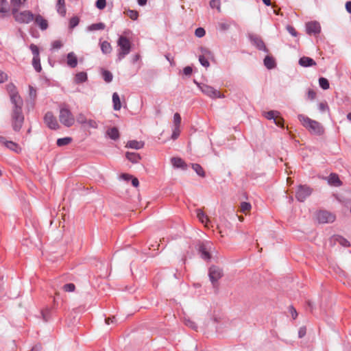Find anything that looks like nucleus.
<instances>
[{"mask_svg":"<svg viewBox=\"0 0 351 351\" xmlns=\"http://www.w3.org/2000/svg\"><path fill=\"white\" fill-rule=\"evenodd\" d=\"M132 177L133 176L132 175L126 173H121V178L127 182L130 180L132 178Z\"/></svg>","mask_w":351,"mask_h":351,"instance_id":"64","label":"nucleus"},{"mask_svg":"<svg viewBox=\"0 0 351 351\" xmlns=\"http://www.w3.org/2000/svg\"><path fill=\"white\" fill-rule=\"evenodd\" d=\"M206 34V31L203 27H198L195 29V34L198 38L203 37Z\"/></svg>","mask_w":351,"mask_h":351,"instance_id":"51","label":"nucleus"},{"mask_svg":"<svg viewBox=\"0 0 351 351\" xmlns=\"http://www.w3.org/2000/svg\"><path fill=\"white\" fill-rule=\"evenodd\" d=\"M307 97L310 100H314L316 97V93L313 89H308L307 92Z\"/></svg>","mask_w":351,"mask_h":351,"instance_id":"56","label":"nucleus"},{"mask_svg":"<svg viewBox=\"0 0 351 351\" xmlns=\"http://www.w3.org/2000/svg\"><path fill=\"white\" fill-rule=\"evenodd\" d=\"M72 140L71 137L60 138L57 140L56 144L58 147H62L69 145Z\"/></svg>","mask_w":351,"mask_h":351,"instance_id":"35","label":"nucleus"},{"mask_svg":"<svg viewBox=\"0 0 351 351\" xmlns=\"http://www.w3.org/2000/svg\"><path fill=\"white\" fill-rule=\"evenodd\" d=\"M299 64L304 67H308L316 65L315 61L311 58L303 56L300 58Z\"/></svg>","mask_w":351,"mask_h":351,"instance_id":"20","label":"nucleus"},{"mask_svg":"<svg viewBox=\"0 0 351 351\" xmlns=\"http://www.w3.org/2000/svg\"><path fill=\"white\" fill-rule=\"evenodd\" d=\"M125 157L132 163H138L141 159L140 154L135 152H127L125 154Z\"/></svg>","mask_w":351,"mask_h":351,"instance_id":"22","label":"nucleus"},{"mask_svg":"<svg viewBox=\"0 0 351 351\" xmlns=\"http://www.w3.org/2000/svg\"><path fill=\"white\" fill-rule=\"evenodd\" d=\"M332 239L335 241V243H338L339 245H341L343 247H348L350 246V242L346 238L343 237L342 236L335 235L332 237Z\"/></svg>","mask_w":351,"mask_h":351,"instance_id":"24","label":"nucleus"},{"mask_svg":"<svg viewBox=\"0 0 351 351\" xmlns=\"http://www.w3.org/2000/svg\"><path fill=\"white\" fill-rule=\"evenodd\" d=\"M32 66L36 72L40 73L42 71L40 57L32 58Z\"/></svg>","mask_w":351,"mask_h":351,"instance_id":"36","label":"nucleus"},{"mask_svg":"<svg viewBox=\"0 0 351 351\" xmlns=\"http://www.w3.org/2000/svg\"><path fill=\"white\" fill-rule=\"evenodd\" d=\"M12 8H21L22 4L21 0H10Z\"/></svg>","mask_w":351,"mask_h":351,"instance_id":"60","label":"nucleus"},{"mask_svg":"<svg viewBox=\"0 0 351 351\" xmlns=\"http://www.w3.org/2000/svg\"><path fill=\"white\" fill-rule=\"evenodd\" d=\"M274 121L276 125L280 128L284 127V119L279 114H277L274 119Z\"/></svg>","mask_w":351,"mask_h":351,"instance_id":"43","label":"nucleus"},{"mask_svg":"<svg viewBox=\"0 0 351 351\" xmlns=\"http://www.w3.org/2000/svg\"><path fill=\"white\" fill-rule=\"evenodd\" d=\"M145 145L143 141H138L136 140L129 141L127 143L126 147L134 149H140L143 148Z\"/></svg>","mask_w":351,"mask_h":351,"instance_id":"23","label":"nucleus"},{"mask_svg":"<svg viewBox=\"0 0 351 351\" xmlns=\"http://www.w3.org/2000/svg\"><path fill=\"white\" fill-rule=\"evenodd\" d=\"M7 80H8V75L3 71L0 70V83H3Z\"/></svg>","mask_w":351,"mask_h":351,"instance_id":"61","label":"nucleus"},{"mask_svg":"<svg viewBox=\"0 0 351 351\" xmlns=\"http://www.w3.org/2000/svg\"><path fill=\"white\" fill-rule=\"evenodd\" d=\"M198 86L201 91L206 96L209 97L211 99L216 98H223L224 95L221 93L220 91L217 90L215 88L211 86H209L206 84H199Z\"/></svg>","mask_w":351,"mask_h":351,"instance_id":"7","label":"nucleus"},{"mask_svg":"<svg viewBox=\"0 0 351 351\" xmlns=\"http://www.w3.org/2000/svg\"><path fill=\"white\" fill-rule=\"evenodd\" d=\"M113 109L114 110H119L121 108V104L119 96L117 93H114L112 95Z\"/></svg>","mask_w":351,"mask_h":351,"instance_id":"29","label":"nucleus"},{"mask_svg":"<svg viewBox=\"0 0 351 351\" xmlns=\"http://www.w3.org/2000/svg\"><path fill=\"white\" fill-rule=\"evenodd\" d=\"M76 120L78 123L82 124V125L86 124L87 122L86 117L85 114L83 113H79L77 115Z\"/></svg>","mask_w":351,"mask_h":351,"instance_id":"46","label":"nucleus"},{"mask_svg":"<svg viewBox=\"0 0 351 351\" xmlns=\"http://www.w3.org/2000/svg\"><path fill=\"white\" fill-rule=\"evenodd\" d=\"M34 20L35 23L40 27L41 30H46L48 28L49 25L47 21L41 15H36L34 16Z\"/></svg>","mask_w":351,"mask_h":351,"instance_id":"16","label":"nucleus"},{"mask_svg":"<svg viewBox=\"0 0 351 351\" xmlns=\"http://www.w3.org/2000/svg\"><path fill=\"white\" fill-rule=\"evenodd\" d=\"M191 167L199 176L202 178H204L206 176V173L202 167L199 164L192 163Z\"/></svg>","mask_w":351,"mask_h":351,"instance_id":"30","label":"nucleus"},{"mask_svg":"<svg viewBox=\"0 0 351 351\" xmlns=\"http://www.w3.org/2000/svg\"><path fill=\"white\" fill-rule=\"evenodd\" d=\"M125 13L130 19H131L133 21L137 20L139 16L138 12L134 10L128 9L125 11Z\"/></svg>","mask_w":351,"mask_h":351,"instance_id":"38","label":"nucleus"},{"mask_svg":"<svg viewBox=\"0 0 351 351\" xmlns=\"http://www.w3.org/2000/svg\"><path fill=\"white\" fill-rule=\"evenodd\" d=\"M171 162L174 167L181 168L182 169H187V165L181 158L173 157L171 159Z\"/></svg>","mask_w":351,"mask_h":351,"instance_id":"19","label":"nucleus"},{"mask_svg":"<svg viewBox=\"0 0 351 351\" xmlns=\"http://www.w3.org/2000/svg\"><path fill=\"white\" fill-rule=\"evenodd\" d=\"M51 46H52V48L53 49H60L62 47V43L59 40H54L51 43Z\"/></svg>","mask_w":351,"mask_h":351,"instance_id":"57","label":"nucleus"},{"mask_svg":"<svg viewBox=\"0 0 351 351\" xmlns=\"http://www.w3.org/2000/svg\"><path fill=\"white\" fill-rule=\"evenodd\" d=\"M101 75H102L104 80L106 82L110 83L112 82L113 75L110 71L103 69L101 71Z\"/></svg>","mask_w":351,"mask_h":351,"instance_id":"33","label":"nucleus"},{"mask_svg":"<svg viewBox=\"0 0 351 351\" xmlns=\"http://www.w3.org/2000/svg\"><path fill=\"white\" fill-rule=\"evenodd\" d=\"M67 65L71 68H75L77 65V58L73 52H70L66 56Z\"/></svg>","mask_w":351,"mask_h":351,"instance_id":"18","label":"nucleus"},{"mask_svg":"<svg viewBox=\"0 0 351 351\" xmlns=\"http://www.w3.org/2000/svg\"><path fill=\"white\" fill-rule=\"evenodd\" d=\"M101 50L104 54H108L112 51V47L108 41H103L100 43Z\"/></svg>","mask_w":351,"mask_h":351,"instance_id":"32","label":"nucleus"},{"mask_svg":"<svg viewBox=\"0 0 351 351\" xmlns=\"http://www.w3.org/2000/svg\"><path fill=\"white\" fill-rule=\"evenodd\" d=\"M23 105H13L11 112V125L14 132H19L23 125L25 117L23 113Z\"/></svg>","mask_w":351,"mask_h":351,"instance_id":"2","label":"nucleus"},{"mask_svg":"<svg viewBox=\"0 0 351 351\" xmlns=\"http://www.w3.org/2000/svg\"><path fill=\"white\" fill-rule=\"evenodd\" d=\"M193 72V69L191 66H187L184 68L183 69V73L186 76H191Z\"/></svg>","mask_w":351,"mask_h":351,"instance_id":"58","label":"nucleus"},{"mask_svg":"<svg viewBox=\"0 0 351 351\" xmlns=\"http://www.w3.org/2000/svg\"><path fill=\"white\" fill-rule=\"evenodd\" d=\"M107 135L112 140H117L119 138L120 134L119 130L116 127L109 128L106 132Z\"/></svg>","mask_w":351,"mask_h":351,"instance_id":"26","label":"nucleus"},{"mask_svg":"<svg viewBox=\"0 0 351 351\" xmlns=\"http://www.w3.org/2000/svg\"><path fill=\"white\" fill-rule=\"evenodd\" d=\"M43 119L45 123L49 129L56 130L60 128V125L56 119V117L53 115L52 112H47L44 116Z\"/></svg>","mask_w":351,"mask_h":351,"instance_id":"10","label":"nucleus"},{"mask_svg":"<svg viewBox=\"0 0 351 351\" xmlns=\"http://www.w3.org/2000/svg\"><path fill=\"white\" fill-rule=\"evenodd\" d=\"M80 23V19L77 16H73L69 20V27L70 29H73L77 25H78Z\"/></svg>","mask_w":351,"mask_h":351,"instance_id":"42","label":"nucleus"},{"mask_svg":"<svg viewBox=\"0 0 351 351\" xmlns=\"http://www.w3.org/2000/svg\"><path fill=\"white\" fill-rule=\"evenodd\" d=\"M5 3L6 0H0V18H3L8 12Z\"/></svg>","mask_w":351,"mask_h":351,"instance_id":"39","label":"nucleus"},{"mask_svg":"<svg viewBox=\"0 0 351 351\" xmlns=\"http://www.w3.org/2000/svg\"><path fill=\"white\" fill-rule=\"evenodd\" d=\"M196 213L197 217L198 218L199 221L201 223H205V225L207 226L209 221L208 216L199 208L196 210Z\"/></svg>","mask_w":351,"mask_h":351,"instance_id":"28","label":"nucleus"},{"mask_svg":"<svg viewBox=\"0 0 351 351\" xmlns=\"http://www.w3.org/2000/svg\"><path fill=\"white\" fill-rule=\"evenodd\" d=\"M95 5L98 9L103 10L106 5V0H97Z\"/></svg>","mask_w":351,"mask_h":351,"instance_id":"53","label":"nucleus"},{"mask_svg":"<svg viewBox=\"0 0 351 351\" xmlns=\"http://www.w3.org/2000/svg\"><path fill=\"white\" fill-rule=\"evenodd\" d=\"M19 8H12V14L14 20L19 23H29L34 19V15L29 10L19 12Z\"/></svg>","mask_w":351,"mask_h":351,"instance_id":"5","label":"nucleus"},{"mask_svg":"<svg viewBox=\"0 0 351 351\" xmlns=\"http://www.w3.org/2000/svg\"><path fill=\"white\" fill-rule=\"evenodd\" d=\"M199 61L203 66L208 67L210 65L208 60L205 58L204 55L199 56Z\"/></svg>","mask_w":351,"mask_h":351,"instance_id":"49","label":"nucleus"},{"mask_svg":"<svg viewBox=\"0 0 351 351\" xmlns=\"http://www.w3.org/2000/svg\"><path fill=\"white\" fill-rule=\"evenodd\" d=\"M65 292H73L75 290V285L73 283H67L62 287Z\"/></svg>","mask_w":351,"mask_h":351,"instance_id":"45","label":"nucleus"},{"mask_svg":"<svg viewBox=\"0 0 351 351\" xmlns=\"http://www.w3.org/2000/svg\"><path fill=\"white\" fill-rule=\"evenodd\" d=\"M328 183L330 186H340L342 185V182L339 178V176L335 173H331L328 178Z\"/></svg>","mask_w":351,"mask_h":351,"instance_id":"17","label":"nucleus"},{"mask_svg":"<svg viewBox=\"0 0 351 351\" xmlns=\"http://www.w3.org/2000/svg\"><path fill=\"white\" fill-rule=\"evenodd\" d=\"M180 127L174 126V129L173 130V133L171 135V138L173 140L177 139L178 138V136H180Z\"/></svg>","mask_w":351,"mask_h":351,"instance_id":"54","label":"nucleus"},{"mask_svg":"<svg viewBox=\"0 0 351 351\" xmlns=\"http://www.w3.org/2000/svg\"><path fill=\"white\" fill-rule=\"evenodd\" d=\"M88 80L87 73L86 72L82 71L75 74V82L76 84H82Z\"/></svg>","mask_w":351,"mask_h":351,"instance_id":"27","label":"nucleus"},{"mask_svg":"<svg viewBox=\"0 0 351 351\" xmlns=\"http://www.w3.org/2000/svg\"><path fill=\"white\" fill-rule=\"evenodd\" d=\"M252 206L250 203L246 202H242L240 205V211L245 214H247L250 211Z\"/></svg>","mask_w":351,"mask_h":351,"instance_id":"37","label":"nucleus"},{"mask_svg":"<svg viewBox=\"0 0 351 351\" xmlns=\"http://www.w3.org/2000/svg\"><path fill=\"white\" fill-rule=\"evenodd\" d=\"M313 192L312 188L306 184H300L295 192V198L300 202L304 200L311 195Z\"/></svg>","mask_w":351,"mask_h":351,"instance_id":"8","label":"nucleus"},{"mask_svg":"<svg viewBox=\"0 0 351 351\" xmlns=\"http://www.w3.org/2000/svg\"><path fill=\"white\" fill-rule=\"evenodd\" d=\"M211 245L212 243L210 242H203L199 245L198 251L202 259L207 261L210 260L211 255L209 252V250L210 249Z\"/></svg>","mask_w":351,"mask_h":351,"instance_id":"13","label":"nucleus"},{"mask_svg":"<svg viewBox=\"0 0 351 351\" xmlns=\"http://www.w3.org/2000/svg\"><path fill=\"white\" fill-rule=\"evenodd\" d=\"M56 9L58 13L62 16H64L66 13V9L65 6V1L64 0H58L57 4H56Z\"/></svg>","mask_w":351,"mask_h":351,"instance_id":"25","label":"nucleus"},{"mask_svg":"<svg viewBox=\"0 0 351 351\" xmlns=\"http://www.w3.org/2000/svg\"><path fill=\"white\" fill-rule=\"evenodd\" d=\"M289 308L293 319H296V317H298V312L296 309L293 306H290Z\"/></svg>","mask_w":351,"mask_h":351,"instance_id":"59","label":"nucleus"},{"mask_svg":"<svg viewBox=\"0 0 351 351\" xmlns=\"http://www.w3.org/2000/svg\"><path fill=\"white\" fill-rule=\"evenodd\" d=\"M0 143L16 154H20L22 151L21 147L18 143L12 141H7L3 136H0Z\"/></svg>","mask_w":351,"mask_h":351,"instance_id":"14","label":"nucleus"},{"mask_svg":"<svg viewBox=\"0 0 351 351\" xmlns=\"http://www.w3.org/2000/svg\"><path fill=\"white\" fill-rule=\"evenodd\" d=\"M287 30L288 31V32L292 35L293 36H298V32L296 31V29L294 28V27L290 25H288L286 27Z\"/></svg>","mask_w":351,"mask_h":351,"instance_id":"55","label":"nucleus"},{"mask_svg":"<svg viewBox=\"0 0 351 351\" xmlns=\"http://www.w3.org/2000/svg\"><path fill=\"white\" fill-rule=\"evenodd\" d=\"M210 6L212 8H217V10H220L221 2L220 0H210Z\"/></svg>","mask_w":351,"mask_h":351,"instance_id":"50","label":"nucleus"},{"mask_svg":"<svg viewBox=\"0 0 351 351\" xmlns=\"http://www.w3.org/2000/svg\"><path fill=\"white\" fill-rule=\"evenodd\" d=\"M306 33L309 35H317L321 32V26L319 22L314 21L306 24Z\"/></svg>","mask_w":351,"mask_h":351,"instance_id":"15","label":"nucleus"},{"mask_svg":"<svg viewBox=\"0 0 351 351\" xmlns=\"http://www.w3.org/2000/svg\"><path fill=\"white\" fill-rule=\"evenodd\" d=\"M317 219L321 223H332L335 220V215L326 210H320L317 213Z\"/></svg>","mask_w":351,"mask_h":351,"instance_id":"12","label":"nucleus"},{"mask_svg":"<svg viewBox=\"0 0 351 351\" xmlns=\"http://www.w3.org/2000/svg\"><path fill=\"white\" fill-rule=\"evenodd\" d=\"M117 62H120L128 55L132 49V43L125 36L121 35L117 40Z\"/></svg>","mask_w":351,"mask_h":351,"instance_id":"3","label":"nucleus"},{"mask_svg":"<svg viewBox=\"0 0 351 351\" xmlns=\"http://www.w3.org/2000/svg\"><path fill=\"white\" fill-rule=\"evenodd\" d=\"M106 27V25L104 23H93L87 27V30L90 32L103 30Z\"/></svg>","mask_w":351,"mask_h":351,"instance_id":"31","label":"nucleus"},{"mask_svg":"<svg viewBox=\"0 0 351 351\" xmlns=\"http://www.w3.org/2000/svg\"><path fill=\"white\" fill-rule=\"evenodd\" d=\"M208 276L213 288L217 289L218 280L223 276V269L217 265H211L208 269Z\"/></svg>","mask_w":351,"mask_h":351,"instance_id":"6","label":"nucleus"},{"mask_svg":"<svg viewBox=\"0 0 351 351\" xmlns=\"http://www.w3.org/2000/svg\"><path fill=\"white\" fill-rule=\"evenodd\" d=\"M6 89L9 93L10 101L12 105L23 104V101L19 95L16 87L14 84H8L6 86Z\"/></svg>","mask_w":351,"mask_h":351,"instance_id":"9","label":"nucleus"},{"mask_svg":"<svg viewBox=\"0 0 351 351\" xmlns=\"http://www.w3.org/2000/svg\"><path fill=\"white\" fill-rule=\"evenodd\" d=\"M29 49L32 51V53L33 54V58H38V57H40L39 48L38 47L37 45H36L34 43H32L29 45Z\"/></svg>","mask_w":351,"mask_h":351,"instance_id":"41","label":"nucleus"},{"mask_svg":"<svg viewBox=\"0 0 351 351\" xmlns=\"http://www.w3.org/2000/svg\"><path fill=\"white\" fill-rule=\"evenodd\" d=\"M181 116L178 112H176L173 115V125L176 127H180Z\"/></svg>","mask_w":351,"mask_h":351,"instance_id":"47","label":"nucleus"},{"mask_svg":"<svg viewBox=\"0 0 351 351\" xmlns=\"http://www.w3.org/2000/svg\"><path fill=\"white\" fill-rule=\"evenodd\" d=\"M232 23V21H221L218 23V27L221 32H226L230 29Z\"/></svg>","mask_w":351,"mask_h":351,"instance_id":"34","label":"nucleus"},{"mask_svg":"<svg viewBox=\"0 0 351 351\" xmlns=\"http://www.w3.org/2000/svg\"><path fill=\"white\" fill-rule=\"evenodd\" d=\"M184 323H185L186 326H187L188 327H189L193 330H197V324L193 321H192L189 319H185Z\"/></svg>","mask_w":351,"mask_h":351,"instance_id":"52","label":"nucleus"},{"mask_svg":"<svg viewBox=\"0 0 351 351\" xmlns=\"http://www.w3.org/2000/svg\"><path fill=\"white\" fill-rule=\"evenodd\" d=\"M263 62L265 66L268 69H273L276 66V60L271 56H266Z\"/></svg>","mask_w":351,"mask_h":351,"instance_id":"21","label":"nucleus"},{"mask_svg":"<svg viewBox=\"0 0 351 351\" xmlns=\"http://www.w3.org/2000/svg\"><path fill=\"white\" fill-rule=\"evenodd\" d=\"M277 114H279V112L274 111V110H270L268 112H265V117L269 120H271L275 118L276 115Z\"/></svg>","mask_w":351,"mask_h":351,"instance_id":"48","label":"nucleus"},{"mask_svg":"<svg viewBox=\"0 0 351 351\" xmlns=\"http://www.w3.org/2000/svg\"><path fill=\"white\" fill-rule=\"evenodd\" d=\"M43 319L45 322H48L51 318V310L49 308L43 309L41 311Z\"/></svg>","mask_w":351,"mask_h":351,"instance_id":"44","label":"nucleus"},{"mask_svg":"<svg viewBox=\"0 0 351 351\" xmlns=\"http://www.w3.org/2000/svg\"><path fill=\"white\" fill-rule=\"evenodd\" d=\"M249 39L252 44L259 51L269 53V49L266 47L265 42L260 36L256 34H250Z\"/></svg>","mask_w":351,"mask_h":351,"instance_id":"11","label":"nucleus"},{"mask_svg":"<svg viewBox=\"0 0 351 351\" xmlns=\"http://www.w3.org/2000/svg\"><path fill=\"white\" fill-rule=\"evenodd\" d=\"M86 124H88V125L90 128H97V122L95 120H93V119L87 120Z\"/></svg>","mask_w":351,"mask_h":351,"instance_id":"62","label":"nucleus"},{"mask_svg":"<svg viewBox=\"0 0 351 351\" xmlns=\"http://www.w3.org/2000/svg\"><path fill=\"white\" fill-rule=\"evenodd\" d=\"M301 124L312 134L321 136L324 133V128L318 121L310 119L304 114H298Z\"/></svg>","mask_w":351,"mask_h":351,"instance_id":"1","label":"nucleus"},{"mask_svg":"<svg viewBox=\"0 0 351 351\" xmlns=\"http://www.w3.org/2000/svg\"><path fill=\"white\" fill-rule=\"evenodd\" d=\"M319 86L324 89V90H327L330 87V84H329V82L328 80L325 78V77H320L319 79Z\"/></svg>","mask_w":351,"mask_h":351,"instance_id":"40","label":"nucleus"},{"mask_svg":"<svg viewBox=\"0 0 351 351\" xmlns=\"http://www.w3.org/2000/svg\"><path fill=\"white\" fill-rule=\"evenodd\" d=\"M319 110L324 112L327 109H328V104L326 102H321L319 104Z\"/></svg>","mask_w":351,"mask_h":351,"instance_id":"63","label":"nucleus"},{"mask_svg":"<svg viewBox=\"0 0 351 351\" xmlns=\"http://www.w3.org/2000/svg\"><path fill=\"white\" fill-rule=\"evenodd\" d=\"M59 120L65 127L70 128L75 123V117L68 105L62 104L60 108Z\"/></svg>","mask_w":351,"mask_h":351,"instance_id":"4","label":"nucleus"}]
</instances>
